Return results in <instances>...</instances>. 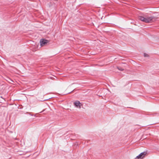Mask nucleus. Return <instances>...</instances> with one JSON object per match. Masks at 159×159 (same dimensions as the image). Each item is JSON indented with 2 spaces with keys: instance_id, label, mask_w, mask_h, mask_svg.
<instances>
[{
  "instance_id": "1",
  "label": "nucleus",
  "mask_w": 159,
  "mask_h": 159,
  "mask_svg": "<svg viewBox=\"0 0 159 159\" xmlns=\"http://www.w3.org/2000/svg\"><path fill=\"white\" fill-rule=\"evenodd\" d=\"M138 18L139 19L142 21L146 23H151L156 19L154 16L144 17L143 16H139Z\"/></svg>"
},
{
  "instance_id": "2",
  "label": "nucleus",
  "mask_w": 159,
  "mask_h": 159,
  "mask_svg": "<svg viewBox=\"0 0 159 159\" xmlns=\"http://www.w3.org/2000/svg\"><path fill=\"white\" fill-rule=\"evenodd\" d=\"M48 40L44 39H41L40 40V44L41 46H43L46 45L48 43Z\"/></svg>"
},
{
  "instance_id": "3",
  "label": "nucleus",
  "mask_w": 159,
  "mask_h": 159,
  "mask_svg": "<svg viewBox=\"0 0 159 159\" xmlns=\"http://www.w3.org/2000/svg\"><path fill=\"white\" fill-rule=\"evenodd\" d=\"M147 154V152H143L140 153L138 156L136 157V159H143L144 157Z\"/></svg>"
},
{
  "instance_id": "4",
  "label": "nucleus",
  "mask_w": 159,
  "mask_h": 159,
  "mask_svg": "<svg viewBox=\"0 0 159 159\" xmlns=\"http://www.w3.org/2000/svg\"><path fill=\"white\" fill-rule=\"evenodd\" d=\"M74 104L75 107L79 108H81V103L79 101H76L74 102Z\"/></svg>"
},
{
  "instance_id": "5",
  "label": "nucleus",
  "mask_w": 159,
  "mask_h": 159,
  "mask_svg": "<svg viewBox=\"0 0 159 159\" xmlns=\"http://www.w3.org/2000/svg\"><path fill=\"white\" fill-rule=\"evenodd\" d=\"M117 69L120 70V71H123V70H124L123 68H121V67H117Z\"/></svg>"
},
{
  "instance_id": "6",
  "label": "nucleus",
  "mask_w": 159,
  "mask_h": 159,
  "mask_svg": "<svg viewBox=\"0 0 159 159\" xmlns=\"http://www.w3.org/2000/svg\"><path fill=\"white\" fill-rule=\"evenodd\" d=\"M144 57H148V54H147V53H144Z\"/></svg>"
},
{
  "instance_id": "7",
  "label": "nucleus",
  "mask_w": 159,
  "mask_h": 159,
  "mask_svg": "<svg viewBox=\"0 0 159 159\" xmlns=\"http://www.w3.org/2000/svg\"><path fill=\"white\" fill-rule=\"evenodd\" d=\"M54 1H57V0H54Z\"/></svg>"
}]
</instances>
